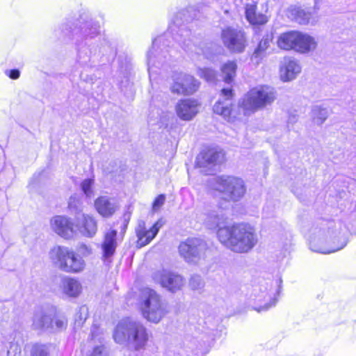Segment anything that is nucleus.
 I'll return each instance as SVG.
<instances>
[{
    "instance_id": "nucleus-1",
    "label": "nucleus",
    "mask_w": 356,
    "mask_h": 356,
    "mask_svg": "<svg viewBox=\"0 0 356 356\" xmlns=\"http://www.w3.org/2000/svg\"><path fill=\"white\" fill-rule=\"evenodd\" d=\"M193 10L190 8L179 11L174 17L168 31L155 38L151 49L147 53V63L150 80L158 74V70L170 60L171 39L178 42L181 48L189 54L204 55L208 59L220 54L222 48L216 43L204 44L200 39L192 35L191 31L184 24L193 18L190 13Z\"/></svg>"
},
{
    "instance_id": "nucleus-2",
    "label": "nucleus",
    "mask_w": 356,
    "mask_h": 356,
    "mask_svg": "<svg viewBox=\"0 0 356 356\" xmlns=\"http://www.w3.org/2000/svg\"><path fill=\"white\" fill-rule=\"evenodd\" d=\"M71 22L62 26L65 35H71L77 51V63L83 67H90L91 59L99 50L100 25L94 19L81 15L76 26Z\"/></svg>"
},
{
    "instance_id": "nucleus-3",
    "label": "nucleus",
    "mask_w": 356,
    "mask_h": 356,
    "mask_svg": "<svg viewBox=\"0 0 356 356\" xmlns=\"http://www.w3.org/2000/svg\"><path fill=\"white\" fill-rule=\"evenodd\" d=\"M217 236L221 243L238 253L249 252L258 241L254 227L245 223L218 228Z\"/></svg>"
},
{
    "instance_id": "nucleus-4",
    "label": "nucleus",
    "mask_w": 356,
    "mask_h": 356,
    "mask_svg": "<svg viewBox=\"0 0 356 356\" xmlns=\"http://www.w3.org/2000/svg\"><path fill=\"white\" fill-rule=\"evenodd\" d=\"M113 339L118 344L127 345L134 350L139 351L145 349L149 341V334L143 323L126 318L117 324Z\"/></svg>"
},
{
    "instance_id": "nucleus-5",
    "label": "nucleus",
    "mask_w": 356,
    "mask_h": 356,
    "mask_svg": "<svg viewBox=\"0 0 356 356\" xmlns=\"http://www.w3.org/2000/svg\"><path fill=\"white\" fill-rule=\"evenodd\" d=\"M52 263L60 270L67 273H79L86 267L84 259L65 246H55L49 252Z\"/></svg>"
},
{
    "instance_id": "nucleus-6",
    "label": "nucleus",
    "mask_w": 356,
    "mask_h": 356,
    "mask_svg": "<svg viewBox=\"0 0 356 356\" xmlns=\"http://www.w3.org/2000/svg\"><path fill=\"white\" fill-rule=\"evenodd\" d=\"M276 98V92L273 88L261 86L251 89L242 99L238 104L244 111L245 115L271 104Z\"/></svg>"
},
{
    "instance_id": "nucleus-7",
    "label": "nucleus",
    "mask_w": 356,
    "mask_h": 356,
    "mask_svg": "<svg viewBox=\"0 0 356 356\" xmlns=\"http://www.w3.org/2000/svg\"><path fill=\"white\" fill-rule=\"evenodd\" d=\"M281 279L275 280V286L273 281L264 280L259 286H255L253 290V300L256 304L254 309L261 312L275 307L281 291Z\"/></svg>"
},
{
    "instance_id": "nucleus-8",
    "label": "nucleus",
    "mask_w": 356,
    "mask_h": 356,
    "mask_svg": "<svg viewBox=\"0 0 356 356\" xmlns=\"http://www.w3.org/2000/svg\"><path fill=\"white\" fill-rule=\"evenodd\" d=\"M277 45L282 49H293L300 54H307L316 48L317 42L314 37L307 33L291 31L279 36Z\"/></svg>"
},
{
    "instance_id": "nucleus-9",
    "label": "nucleus",
    "mask_w": 356,
    "mask_h": 356,
    "mask_svg": "<svg viewBox=\"0 0 356 356\" xmlns=\"http://www.w3.org/2000/svg\"><path fill=\"white\" fill-rule=\"evenodd\" d=\"M214 190L222 195L226 200L236 202L245 193L246 188L242 179L222 175L213 178L210 181Z\"/></svg>"
},
{
    "instance_id": "nucleus-10",
    "label": "nucleus",
    "mask_w": 356,
    "mask_h": 356,
    "mask_svg": "<svg viewBox=\"0 0 356 356\" xmlns=\"http://www.w3.org/2000/svg\"><path fill=\"white\" fill-rule=\"evenodd\" d=\"M141 299L144 318L150 322L159 323L166 312L161 296L154 290L145 288L141 291Z\"/></svg>"
},
{
    "instance_id": "nucleus-11",
    "label": "nucleus",
    "mask_w": 356,
    "mask_h": 356,
    "mask_svg": "<svg viewBox=\"0 0 356 356\" xmlns=\"http://www.w3.org/2000/svg\"><path fill=\"white\" fill-rule=\"evenodd\" d=\"M33 326L35 330L60 332L67 328V319L64 315L57 314L55 307H51L47 312L42 311L34 315Z\"/></svg>"
},
{
    "instance_id": "nucleus-12",
    "label": "nucleus",
    "mask_w": 356,
    "mask_h": 356,
    "mask_svg": "<svg viewBox=\"0 0 356 356\" xmlns=\"http://www.w3.org/2000/svg\"><path fill=\"white\" fill-rule=\"evenodd\" d=\"M309 248L312 251L330 254L343 249L348 243L346 237L342 236L337 239V245H335V240L332 245L327 244V236L325 229H314L308 238Z\"/></svg>"
},
{
    "instance_id": "nucleus-13",
    "label": "nucleus",
    "mask_w": 356,
    "mask_h": 356,
    "mask_svg": "<svg viewBox=\"0 0 356 356\" xmlns=\"http://www.w3.org/2000/svg\"><path fill=\"white\" fill-rule=\"evenodd\" d=\"M209 250L207 243L199 238H189L179 245L180 255L188 263L204 259Z\"/></svg>"
},
{
    "instance_id": "nucleus-14",
    "label": "nucleus",
    "mask_w": 356,
    "mask_h": 356,
    "mask_svg": "<svg viewBox=\"0 0 356 356\" xmlns=\"http://www.w3.org/2000/svg\"><path fill=\"white\" fill-rule=\"evenodd\" d=\"M171 80L170 90L172 93L177 95H193L197 90L200 85L194 76L181 71H173Z\"/></svg>"
},
{
    "instance_id": "nucleus-15",
    "label": "nucleus",
    "mask_w": 356,
    "mask_h": 356,
    "mask_svg": "<svg viewBox=\"0 0 356 356\" xmlns=\"http://www.w3.org/2000/svg\"><path fill=\"white\" fill-rule=\"evenodd\" d=\"M221 38L224 45L233 53H242L246 47V38L243 31L228 27L222 31Z\"/></svg>"
},
{
    "instance_id": "nucleus-16",
    "label": "nucleus",
    "mask_w": 356,
    "mask_h": 356,
    "mask_svg": "<svg viewBox=\"0 0 356 356\" xmlns=\"http://www.w3.org/2000/svg\"><path fill=\"white\" fill-rule=\"evenodd\" d=\"M224 159V154L220 150L210 148L202 151L196 157L195 166L200 168H209L202 170L206 173H210V168L220 163Z\"/></svg>"
},
{
    "instance_id": "nucleus-17",
    "label": "nucleus",
    "mask_w": 356,
    "mask_h": 356,
    "mask_svg": "<svg viewBox=\"0 0 356 356\" xmlns=\"http://www.w3.org/2000/svg\"><path fill=\"white\" fill-rule=\"evenodd\" d=\"M117 234V230L113 229H110L104 233L101 244L102 259L104 263L112 261V258L118 247Z\"/></svg>"
},
{
    "instance_id": "nucleus-18",
    "label": "nucleus",
    "mask_w": 356,
    "mask_h": 356,
    "mask_svg": "<svg viewBox=\"0 0 356 356\" xmlns=\"http://www.w3.org/2000/svg\"><path fill=\"white\" fill-rule=\"evenodd\" d=\"M76 227L83 236L92 238L97 231V223L95 218L88 214L78 213L75 216Z\"/></svg>"
},
{
    "instance_id": "nucleus-19",
    "label": "nucleus",
    "mask_w": 356,
    "mask_h": 356,
    "mask_svg": "<svg viewBox=\"0 0 356 356\" xmlns=\"http://www.w3.org/2000/svg\"><path fill=\"white\" fill-rule=\"evenodd\" d=\"M163 226L161 220H157L149 229L145 227L144 221H140L136 228V232L138 237L137 245L140 247L149 244L157 235L159 229Z\"/></svg>"
},
{
    "instance_id": "nucleus-20",
    "label": "nucleus",
    "mask_w": 356,
    "mask_h": 356,
    "mask_svg": "<svg viewBox=\"0 0 356 356\" xmlns=\"http://www.w3.org/2000/svg\"><path fill=\"white\" fill-rule=\"evenodd\" d=\"M94 206L97 212L105 218H111L120 208L115 198L106 195L97 197Z\"/></svg>"
},
{
    "instance_id": "nucleus-21",
    "label": "nucleus",
    "mask_w": 356,
    "mask_h": 356,
    "mask_svg": "<svg viewBox=\"0 0 356 356\" xmlns=\"http://www.w3.org/2000/svg\"><path fill=\"white\" fill-rule=\"evenodd\" d=\"M51 227L57 234L64 238H72L75 233L71 219L64 216H56L52 218Z\"/></svg>"
},
{
    "instance_id": "nucleus-22",
    "label": "nucleus",
    "mask_w": 356,
    "mask_h": 356,
    "mask_svg": "<svg viewBox=\"0 0 356 356\" xmlns=\"http://www.w3.org/2000/svg\"><path fill=\"white\" fill-rule=\"evenodd\" d=\"M155 277L159 279L163 288L172 293L179 290L184 284L183 277L181 275L166 270L158 272Z\"/></svg>"
},
{
    "instance_id": "nucleus-23",
    "label": "nucleus",
    "mask_w": 356,
    "mask_h": 356,
    "mask_svg": "<svg viewBox=\"0 0 356 356\" xmlns=\"http://www.w3.org/2000/svg\"><path fill=\"white\" fill-rule=\"evenodd\" d=\"M198 102L195 99H181L175 106L177 115L181 120L189 121L198 113Z\"/></svg>"
},
{
    "instance_id": "nucleus-24",
    "label": "nucleus",
    "mask_w": 356,
    "mask_h": 356,
    "mask_svg": "<svg viewBox=\"0 0 356 356\" xmlns=\"http://www.w3.org/2000/svg\"><path fill=\"white\" fill-rule=\"evenodd\" d=\"M300 62L293 57H284L280 66V76L283 81H289L296 78L301 72Z\"/></svg>"
},
{
    "instance_id": "nucleus-25",
    "label": "nucleus",
    "mask_w": 356,
    "mask_h": 356,
    "mask_svg": "<svg viewBox=\"0 0 356 356\" xmlns=\"http://www.w3.org/2000/svg\"><path fill=\"white\" fill-rule=\"evenodd\" d=\"M233 92L231 88H223L221 90L220 99L214 104V113L228 118L232 113Z\"/></svg>"
},
{
    "instance_id": "nucleus-26",
    "label": "nucleus",
    "mask_w": 356,
    "mask_h": 356,
    "mask_svg": "<svg viewBox=\"0 0 356 356\" xmlns=\"http://www.w3.org/2000/svg\"><path fill=\"white\" fill-rule=\"evenodd\" d=\"M220 208L222 206H220L217 210H207L204 213V223L209 229L221 228L220 226L225 224L226 217Z\"/></svg>"
},
{
    "instance_id": "nucleus-27",
    "label": "nucleus",
    "mask_w": 356,
    "mask_h": 356,
    "mask_svg": "<svg viewBox=\"0 0 356 356\" xmlns=\"http://www.w3.org/2000/svg\"><path fill=\"white\" fill-rule=\"evenodd\" d=\"M60 287L63 294L69 298H76L82 290L81 282L76 278L65 276L62 278Z\"/></svg>"
},
{
    "instance_id": "nucleus-28",
    "label": "nucleus",
    "mask_w": 356,
    "mask_h": 356,
    "mask_svg": "<svg viewBox=\"0 0 356 356\" xmlns=\"http://www.w3.org/2000/svg\"><path fill=\"white\" fill-rule=\"evenodd\" d=\"M271 42L272 35L267 34L262 37L250 57L254 63L259 65L267 56Z\"/></svg>"
},
{
    "instance_id": "nucleus-29",
    "label": "nucleus",
    "mask_w": 356,
    "mask_h": 356,
    "mask_svg": "<svg viewBox=\"0 0 356 356\" xmlns=\"http://www.w3.org/2000/svg\"><path fill=\"white\" fill-rule=\"evenodd\" d=\"M243 9L245 17L250 24H264L267 22L266 15L257 13V5L253 1L245 3Z\"/></svg>"
},
{
    "instance_id": "nucleus-30",
    "label": "nucleus",
    "mask_w": 356,
    "mask_h": 356,
    "mask_svg": "<svg viewBox=\"0 0 356 356\" xmlns=\"http://www.w3.org/2000/svg\"><path fill=\"white\" fill-rule=\"evenodd\" d=\"M174 115L171 112L160 111L159 108L153 109L149 115V122L152 124L159 123L161 126L167 127L168 122L172 119Z\"/></svg>"
},
{
    "instance_id": "nucleus-31",
    "label": "nucleus",
    "mask_w": 356,
    "mask_h": 356,
    "mask_svg": "<svg viewBox=\"0 0 356 356\" xmlns=\"http://www.w3.org/2000/svg\"><path fill=\"white\" fill-rule=\"evenodd\" d=\"M291 15L293 19L301 25H306L311 23L313 18V13L309 9H304L296 7L291 10Z\"/></svg>"
},
{
    "instance_id": "nucleus-32",
    "label": "nucleus",
    "mask_w": 356,
    "mask_h": 356,
    "mask_svg": "<svg viewBox=\"0 0 356 356\" xmlns=\"http://www.w3.org/2000/svg\"><path fill=\"white\" fill-rule=\"evenodd\" d=\"M237 69L236 63L234 60H228L221 66V72L223 80L226 83H230L233 81L236 76Z\"/></svg>"
},
{
    "instance_id": "nucleus-33",
    "label": "nucleus",
    "mask_w": 356,
    "mask_h": 356,
    "mask_svg": "<svg viewBox=\"0 0 356 356\" xmlns=\"http://www.w3.org/2000/svg\"><path fill=\"white\" fill-rule=\"evenodd\" d=\"M312 112L314 122L318 125L322 124L328 116V110L319 106H314Z\"/></svg>"
},
{
    "instance_id": "nucleus-34",
    "label": "nucleus",
    "mask_w": 356,
    "mask_h": 356,
    "mask_svg": "<svg viewBox=\"0 0 356 356\" xmlns=\"http://www.w3.org/2000/svg\"><path fill=\"white\" fill-rule=\"evenodd\" d=\"M198 75L207 82L213 83L216 79L217 72L209 67L200 68Z\"/></svg>"
},
{
    "instance_id": "nucleus-35",
    "label": "nucleus",
    "mask_w": 356,
    "mask_h": 356,
    "mask_svg": "<svg viewBox=\"0 0 356 356\" xmlns=\"http://www.w3.org/2000/svg\"><path fill=\"white\" fill-rule=\"evenodd\" d=\"M68 207L71 211L74 213L75 216L78 213H82L81 203L76 195L70 197L68 202Z\"/></svg>"
},
{
    "instance_id": "nucleus-36",
    "label": "nucleus",
    "mask_w": 356,
    "mask_h": 356,
    "mask_svg": "<svg viewBox=\"0 0 356 356\" xmlns=\"http://www.w3.org/2000/svg\"><path fill=\"white\" fill-rule=\"evenodd\" d=\"M31 356H47L48 350L45 345L35 344L31 350Z\"/></svg>"
},
{
    "instance_id": "nucleus-37",
    "label": "nucleus",
    "mask_w": 356,
    "mask_h": 356,
    "mask_svg": "<svg viewBox=\"0 0 356 356\" xmlns=\"http://www.w3.org/2000/svg\"><path fill=\"white\" fill-rule=\"evenodd\" d=\"M189 284L193 290L200 289L204 286V282L201 276L197 275H194L191 277Z\"/></svg>"
},
{
    "instance_id": "nucleus-38",
    "label": "nucleus",
    "mask_w": 356,
    "mask_h": 356,
    "mask_svg": "<svg viewBox=\"0 0 356 356\" xmlns=\"http://www.w3.org/2000/svg\"><path fill=\"white\" fill-rule=\"evenodd\" d=\"M93 183L94 181L91 179H86L81 183V190L87 197H90L92 194V186Z\"/></svg>"
},
{
    "instance_id": "nucleus-39",
    "label": "nucleus",
    "mask_w": 356,
    "mask_h": 356,
    "mask_svg": "<svg viewBox=\"0 0 356 356\" xmlns=\"http://www.w3.org/2000/svg\"><path fill=\"white\" fill-rule=\"evenodd\" d=\"M165 195L161 194V195H158L155 198V200L152 204L153 211H156L159 210L161 208V207L163 206V204L165 203Z\"/></svg>"
},
{
    "instance_id": "nucleus-40",
    "label": "nucleus",
    "mask_w": 356,
    "mask_h": 356,
    "mask_svg": "<svg viewBox=\"0 0 356 356\" xmlns=\"http://www.w3.org/2000/svg\"><path fill=\"white\" fill-rule=\"evenodd\" d=\"M6 75H8L11 79H17L20 76V71L18 69H13L10 70H7L6 72Z\"/></svg>"
},
{
    "instance_id": "nucleus-41",
    "label": "nucleus",
    "mask_w": 356,
    "mask_h": 356,
    "mask_svg": "<svg viewBox=\"0 0 356 356\" xmlns=\"http://www.w3.org/2000/svg\"><path fill=\"white\" fill-rule=\"evenodd\" d=\"M79 251L84 256H88L91 254L92 249L86 244H81L79 246Z\"/></svg>"
},
{
    "instance_id": "nucleus-42",
    "label": "nucleus",
    "mask_w": 356,
    "mask_h": 356,
    "mask_svg": "<svg viewBox=\"0 0 356 356\" xmlns=\"http://www.w3.org/2000/svg\"><path fill=\"white\" fill-rule=\"evenodd\" d=\"M103 346H99L94 348L91 356H104L103 355Z\"/></svg>"
},
{
    "instance_id": "nucleus-43",
    "label": "nucleus",
    "mask_w": 356,
    "mask_h": 356,
    "mask_svg": "<svg viewBox=\"0 0 356 356\" xmlns=\"http://www.w3.org/2000/svg\"><path fill=\"white\" fill-rule=\"evenodd\" d=\"M348 108L353 114H356V97L348 103Z\"/></svg>"
},
{
    "instance_id": "nucleus-44",
    "label": "nucleus",
    "mask_w": 356,
    "mask_h": 356,
    "mask_svg": "<svg viewBox=\"0 0 356 356\" xmlns=\"http://www.w3.org/2000/svg\"><path fill=\"white\" fill-rule=\"evenodd\" d=\"M298 120V117L294 114H290L289 116L287 125L288 127H290V124H293L295 122H296Z\"/></svg>"
},
{
    "instance_id": "nucleus-45",
    "label": "nucleus",
    "mask_w": 356,
    "mask_h": 356,
    "mask_svg": "<svg viewBox=\"0 0 356 356\" xmlns=\"http://www.w3.org/2000/svg\"><path fill=\"white\" fill-rule=\"evenodd\" d=\"M128 221H129V218L128 219H124V229H126L127 227V224H128Z\"/></svg>"
},
{
    "instance_id": "nucleus-46",
    "label": "nucleus",
    "mask_w": 356,
    "mask_h": 356,
    "mask_svg": "<svg viewBox=\"0 0 356 356\" xmlns=\"http://www.w3.org/2000/svg\"><path fill=\"white\" fill-rule=\"evenodd\" d=\"M80 78L81 79L84 80V81H88V79L83 76V72L81 73Z\"/></svg>"
},
{
    "instance_id": "nucleus-47",
    "label": "nucleus",
    "mask_w": 356,
    "mask_h": 356,
    "mask_svg": "<svg viewBox=\"0 0 356 356\" xmlns=\"http://www.w3.org/2000/svg\"><path fill=\"white\" fill-rule=\"evenodd\" d=\"M85 309H85L84 307H81L80 310H81V311H83V310H85Z\"/></svg>"
},
{
    "instance_id": "nucleus-48",
    "label": "nucleus",
    "mask_w": 356,
    "mask_h": 356,
    "mask_svg": "<svg viewBox=\"0 0 356 356\" xmlns=\"http://www.w3.org/2000/svg\"><path fill=\"white\" fill-rule=\"evenodd\" d=\"M218 1H220V3H222V0H217Z\"/></svg>"
},
{
    "instance_id": "nucleus-49",
    "label": "nucleus",
    "mask_w": 356,
    "mask_h": 356,
    "mask_svg": "<svg viewBox=\"0 0 356 356\" xmlns=\"http://www.w3.org/2000/svg\"><path fill=\"white\" fill-rule=\"evenodd\" d=\"M20 353H21V350H20V349H19V351L17 352V353H19V354ZM16 354H17V352L15 353V355H16Z\"/></svg>"
},
{
    "instance_id": "nucleus-50",
    "label": "nucleus",
    "mask_w": 356,
    "mask_h": 356,
    "mask_svg": "<svg viewBox=\"0 0 356 356\" xmlns=\"http://www.w3.org/2000/svg\"><path fill=\"white\" fill-rule=\"evenodd\" d=\"M10 354V350H8V355H9Z\"/></svg>"
}]
</instances>
